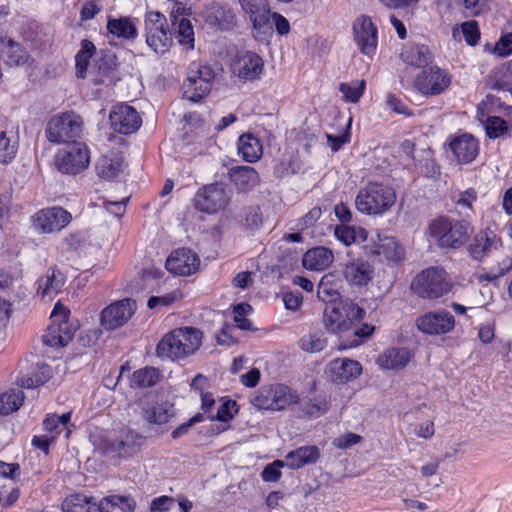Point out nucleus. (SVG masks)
I'll return each instance as SVG.
<instances>
[{
    "label": "nucleus",
    "mask_w": 512,
    "mask_h": 512,
    "mask_svg": "<svg viewBox=\"0 0 512 512\" xmlns=\"http://www.w3.org/2000/svg\"><path fill=\"white\" fill-rule=\"evenodd\" d=\"M366 312L350 299L341 300L338 304L326 305L323 312L325 328L339 336V349L357 347L371 336L375 327L369 324L357 326Z\"/></svg>",
    "instance_id": "nucleus-1"
},
{
    "label": "nucleus",
    "mask_w": 512,
    "mask_h": 512,
    "mask_svg": "<svg viewBox=\"0 0 512 512\" xmlns=\"http://www.w3.org/2000/svg\"><path fill=\"white\" fill-rule=\"evenodd\" d=\"M395 202L396 193L392 187L379 182H369L358 191L355 206L362 214L382 215Z\"/></svg>",
    "instance_id": "nucleus-2"
},
{
    "label": "nucleus",
    "mask_w": 512,
    "mask_h": 512,
    "mask_svg": "<svg viewBox=\"0 0 512 512\" xmlns=\"http://www.w3.org/2000/svg\"><path fill=\"white\" fill-rule=\"evenodd\" d=\"M428 230L429 235L436 240L440 248L451 249H458L463 246L472 233L467 221L444 216L431 221Z\"/></svg>",
    "instance_id": "nucleus-3"
},
{
    "label": "nucleus",
    "mask_w": 512,
    "mask_h": 512,
    "mask_svg": "<svg viewBox=\"0 0 512 512\" xmlns=\"http://www.w3.org/2000/svg\"><path fill=\"white\" fill-rule=\"evenodd\" d=\"M411 289L422 299L435 300L451 291L452 282L443 268L433 266L416 275L411 283Z\"/></svg>",
    "instance_id": "nucleus-4"
},
{
    "label": "nucleus",
    "mask_w": 512,
    "mask_h": 512,
    "mask_svg": "<svg viewBox=\"0 0 512 512\" xmlns=\"http://www.w3.org/2000/svg\"><path fill=\"white\" fill-rule=\"evenodd\" d=\"M186 74L182 87L183 95L192 102H199L211 91L215 72L209 64L193 61L188 66Z\"/></svg>",
    "instance_id": "nucleus-5"
},
{
    "label": "nucleus",
    "mask_w": 512,
    "mask_h": 512,
    "mask_svg": "<svg viewBox=\"0 0 512 512\" xmlns=\"http://www.w3.org/2000/svg\"><path fill=\"white\" fill-rule=\"evenodd\" d=\"M83 131V120L75 112H65L53 116L46 126L47 139L55 144L78 142Z\"/></svg>",
    "instance_id": "nucleus-6"
},
{
    "label": "nucleus",
    "mask_w": 512,
    "mask_h": 512,
    "mask_svg": "<svg viewBox=\"0 0 512 512\" xmlns=\"http://www.w3.org/2000/svg\"><path fill=\"white\" fill-rule=\"evenodd\" d=\"M136 301L124 298L105 307L100 314V324L107 331L123 327L135 314Z\"/></svg>",
    "instance_id": "nucleus-7"
},
{
    "label": "nucleus",
    "mask_w": 512,
    "mask_h": 512,
    "mask_svg": "<svg viewBox=\"0 0 512 512\" xmlns=\"http://www.w3.org/2000/svg\"><path fill=\"white\" fill-rule=\"evenodd\" d=\"M90 162L88 149L84 143L74 142L62 149L56 159L58 170L65 174L75 175L85 168Z\"/></svg>",
    "instance_id": "nucleus-8"
},
{
    "label": "nucleus",
    "mask_w": 512,
    "mask_h": 512,
    "mask_svg": "<svg viewBox=\"0 0 512 512\" xmlns=\"http://www.w3.org/2000/svg\"><path fill=\"white\" fill-rule=\"evenodd\" d=\"M295 401L296 397L290 393L287 386L274 385L262 387L252 398L251 403L258 409L278 411Z\"/></svg>",
    "instance_id": "nucleus-9"
},
{
    "label": "nucleus",
    "mask_w": 512,
    "mask_h": 512,
    "mask_svg": "<svg viewBox=\"0 0 512 512\" xmlns=\"http://www.w3.org/2000/svg\"><path fill=\"white\" fill-rule=\"evenodd\" d=\"M230 201V193L223 184L215 183L200 189L195 198V207L205 213L214 214L224 209Z\"/></svg>",
    "instance_id": "nucleus-10"
},
{
    "label": "nucleus",
    "mask_w": 512,
    "mask_h": 512,
    "mask_svg": "<svg viewBox=\"0 0 512 512\" xmlns=\"http://www.w3.org/2000/svg\"><path fill=\"white\" fill-rule=\"evenodd\" d=\"M416 327L427 335H444L455 327V318L447 310L439 309L427 312L416 319Z\"/></svg>",
    "instance_id": "nucleus-11"
},
{
    "label": "nucleus",
    "mask_w": 512,
    "mask_h": 512,
    "mask_svg": "<svg viewBox=\"0 0 512 512\" xmlns=\"http://www.w3.org/2000/svg\"><path fill=\"white\" fill-rule=\"evenodd\" d=\"M450 83V75L437 66L423 70L415 79V87L423 95H439L450 86Z\"/></svg>",
    "instance_id": "nucleus-12"
},
{
    "label": "nucleus",
    "mask_w": 512,
    "mask_h": 512,
    "mask_svg": "<svg viewBox=\"0 0 512 512\" xmlns=\"http://www.w3.org/2000/svg\"><path fill=\"white\" fill-rule=\"evenodd\" d=\"M111 128L120 134H132L141 126V118L133 107L125 104L115 106L109 115Z\"/></svg>",
    "instance_id": "nucleus-13"
},
{
    "label": "nucleus",
    "mask_w": 512,
    "mask_h": 512,
    "mask_svg": "<svg viewBox=\"0 0 512 512\" xmlns=\"http://www.w3.org/2000/svg\"><path fill=\"white\" fill-rule=\"evenodd\" d=\"M355 41L360 51L368 56L375 53L377 48V28L368 16L358 17L353 24Z\"/></svg>",
    "instance_id": "nucleus-14"
},
{
    "label": "nucleus",
    "mask_w": 512,
    "mask_h": 512,
    "mask_svg": "<svg viewBox=\"0 0 512 512\" xmlns=\"http://www.w3.org/2000/svg\"><path fill=\"white\" fill-rule=\"evenodd\" d=\"M165 265L167 270L171 273L180 276H189L199 269L200 259L192 250L179 248L171 253Z\"/></svg>",
    "instance_id": "nucleus-15"
},
{
    "label": "nucleus",
    "mask_w": 512,
    "mask_h": 512,
    "mask_svg": "<svg viewBox=\"0 0 512 512\" xmlns=\"http://www.w3.org/2000/svg\"><path fill=\"white\" fill-rule=\"evenodd\" d=\"M231 69L238 78L252 81L262 73L263 61L256 53L241 52L235 56Z\"/></svg>",
    "instance_id": "nucleus-16"
},
{
    "label": "nucleus",
    "mask_w": 512,
    "mask_h": 512,
    "mask_svg": "<svg viewBox=\"0 0 512 512\" xmlns=\"http://www.w3.org/2000/svg\"><path fill=\"white\" fill-rule=\"evenodd\" d=\"M71 214L61 207L43 209L36 214L35 225L42 232L51 233L60 231L71 221Z\"/></svg>",
    "instance_id": "nucleus-17"
},
{
    "label": "nucleus",
    "mask_w": 512,
    "mask_h": 512,
    "mask_svg": "<svg viewBox=\"0 0 512 512\" xmlns=\"http://www.w3.org/2000/svg\"><path fill=\"white\" fill-rule=\"evenodd\" d=\"M327 371L332 382L342 384L356 379L362 372V366L356 360L337 358L328 364Z\"/></svg>",
    "instance_id": "nucleus-18"
},
{
    "label": "nucleus",
    "mask_w": 512,
    "mask_h": 512,
    "mask_svg": "<svg viewBox=\"0 0 512 512\" xmlns=\"http://www.w3.org/2000/svg\"><path fill=\"white\" fill-rule=\"evenodd\" d=\"M141 415L150 424L161 425L174 416V406L168 401L148 399L142 404Z\"/></svg>",
    "instance_id": "nucleus-19"
},
{
    "label": "nucleus",
    "mask_w": 512,
    "mask_h": 512,
    "mask_svg": "<svg viewBox=\"0 0 512 512\" xmlns=\"http://www.w3.org/2000/svg\"><path fill=\"white\" fill-rule=\"evenodd\" d=\"M240 4L243 10L249 14L254 29L263 32L271 29V12L266 0H240Z\"/></svg>",
    "instance_id": "nucleus-20"
},
{
    "label": "nucleus",
    "mask_w": 512,
    "mask_h": 512,
    "mask_svg": "<svg viewBox=\"0 0 512 512\" xmlns=\"http://www.w3.org/2000/svg\"><path fill=\"white\" fill-rule=\"evenodd\" d=\"M320 458V450L315 445L301 446L290 451L284 458V464L291 470L315 464Z\"/></svg>",
    "instance_id": "nucleus-21"
},
{
    "label": "nucleus",
    "mask_w": 512,
    "mask_h": 512,
    "mask_svg": "<svg viewBox=\"0 0 512 512\" xmlns=\"http://www.w3.org/2000/svg\"><path fill=\"white\" fill-rule=\"evenodd\" d=\"M203 17L208 25L220 30L230 29L235 22L233 11L219 3L208 5L203 11Z\"/></svg>",
    "instance_id": "nucleus-22"
},
{
    "label": "nucleus",
    "mask_w": 512,
    "mask_h": 512,
    "mask_svg": "<svg viewBox=\"0 0 512 512\" xmlns=\"http://www.w3.org/2000/svg\"><path fill=\"white\" fill-rule=\"evenodd\" d=\"M373 267L366 261L353 260L343 269V276L350 285L365 286L373 278Z\"/></svg>",
    "instance_id": "nucleus-23"
},
{
    "label": "nucleus",
    "mask_w": 512,
    "mask_h": 512,
    "mask_svg": "<svg viewBox=\"0 0 512 512\" xmlns=\"http://www.w3.org/2000/svg\"><path fill=\"white\" fill-rule=\"evenodd\" d=\"M450 149L459 162L469 163L478 155L479 146L472 135L463 134L450 143Z\"/></svg>",
    "instance_id": "nucleus-24"
},
{
    "label": "nucleus",
    "mask_w": 512,
    "mask_h": 512,
    "mask_svg": "<svg viewBox=\"0 0 512 512\" xmlns=\"http://www.w3.org/2000/svg\"><path fill=\"white\" fill-rule=\"evenodd\" d=\"M29 58L26 49L18 42L8 38L0 39V59L10 67L20 66Z\"/></svg>",
    "instance_id": "nucleus-25"
},
{
    "label": "nucleus",
    "mask_w": 512,
    "mask_h": 512,
    "mask_svg": "<svg viewBox=\"0 0 512 512\" xmlns=\"http://www.w3.org/2000/svg\"><path fill=\"white\" fill-rule=\"evenodd\" d=\"M499 246V240L492 231L477 233L468 247L469 254L475 260H482Z\"/></svg>",
    "instance_id": "nucleus-26"
},
{
    "label": "nucleus",
    "mask_w": 512,
    "mask_h": 512,
    "mask_svg": "<svg viewBox=\"0 0 512 512\" xmlns=\"http://www.w3.org/2000/svg\"><path fill=\"white\" fill-rule=\"evenodd\" d=\"M401 59L410 66L424 68L432 63L433 54L427 45L412 43L404 46Z\"/></svg>",
    "instance_id": "nucleus-27"
},
{
    "label": "nucleus",
    "mask_w": 512,
    "mask_h": 512,
    "mask_svg": "<svg viewBox=\"0 0 512 512\" xmlns=\"http://www.w3.org/2000/svg\"><path fill=\"white\" fill-rule=\"evenodd\" d=\"M19 147V135L12 125L0 128V163L8 164L16 156Z\"/></svg>",
    "instance_id": "nucleus-28"
},
{
    "label": "nucleus",
    "mask_w": 512,
    "mask_h": 512,
    "mask_svg": "<svg viewBox=\"0 0 512 512\" xmlns=\"http://www.w3.org/2000/svg\"><path fill=\"white\" fill-rule=\"evenodd\" d=\"M65 279L64 274L60 270L51 268L39 279L37 293L43 299L52 300L61 291L65 284Z\"/></svg>",
    "instance_id": "nucleus-29"
},
{
    "label": "nucleus",
    "mask_w": 512,
    "mask_h": 512,
    "mask_svg": "<svg viewBox=\"0 0 512 512\" xmlns=\"http://www.w3.org/2000/svg\"><path fill=\"white\" fill-rule=\"evenodd\" d=\"M374 253L392 263H399L405 258V249L392 236L379 237L378 243L375 244Z\"/></svg>",
    "instance_id": "nucleus-30"
},
{
    "label": "nucleus",
    "mask_w": 512,
    "mask_h": 512,
    "mask_svg": "<svg viewBox=\"0 0 512 512\" xmlns=\"http://www.w3.org/2000/svg\"><path fill=\"white\" fill-rule=\"evenodd\" d=\"M334 256L330 249L318 246L308 250L302 258V264L306 269L322 271L330 266Z\"/></svg>",
    "instance_id": "nucleus-31"
},
{
    "label": "nucleus",
    "mask_w": 512,
    "mask_h": 512,
    "mask_svg": "<svg viewBox=\"0 0 512 512\" xmlns=\"http://www.w3.org/2000/svg\"><path fill=\"white\" fill-rule=\"evenodd\" d=\"M231 182L242 191L253 189L259 183L258 172L250 166H235L229 170Z\"/></svg>",
    "instance_id": "nucleus-32"
},
{
    "label": "nucleus",
    "mask_w": 512,
    "mask_h": 512,
    "mask_svg": "<svg viewBox=\"0 0 512 512\" xmlns=\"http://www.w3.org/2000/svg\"><path fill=\"white\" fill-rule=\"evenodd\" d=\"M177 332L178 330L174 329L160 340L156 349L159 357L172 360L185 357V353L182 352L181 339Z\"/></svg>",
    "instance_id": "nucleus-33"
},
{
    "label": "nucleus",
    "mask_w": 512,
    "mask_h": 512,
    "mask_svg": "<svg viewBox=\"0 0 512 512\" xmlns=\"http://www.w3.org/2000/svg\"><path fill=\"white\" fill-rule=\"evenodd\" d=\"M411 355L406 348H391L378 358V364L385 369L398 370L404 368L410 361Z\"/></svg>",
    "instance_id": "nucleus-34"
},
{
    "label": "nucleus",
    "mask_w": 512,
    "mask_h": 512,
    "mask_svg": "<svg viewBox=\"0 0 512 512\" xmlns=\"http://www.w3.org/2000/svg\"><path fill=\"white\" fill-rule=\"evenodd\" d=\"M63 512H99L98 501L84 494H72L62 503Z\"/></svg>",
    "instance_id": "nucleus-35"
},
{
    "label": "nucleus",
    "mask_w": 512,
    "mask_h": 512,
    "mask_svg": "<svg viewBox=\"0 0 512 512\" xmlns=\"http://www.w3.org/2000/svg\"><path fill=\"white\" fill-rule=\"evenodd\" d=\"M72 339V334L68 331L67 325H50L42 336V342L49 347H64Z\"/></svg>",
    "instance_id": "nucleus-36"
},
{
    "label": "nucleus",
    "mask_w": 512,
    "mask_h": 512,
    "mask_svg": "<svg viewBox=\"0 0 512 512\" xmlns=\"http://www.w3.org/2000/svg\"><path fill=\"white\" fill-rule=\"evenodd\" d=\"M238 151L247 162H255L262 155L260 140L252 134H243L238 141Z\"/></svg>",
    "instance_id": "nucleus-37"
},
{
    "label": "nucleus",
    "mask_w": 512,
    "mask_h": 512,
    "mask_svg": "<svg viewBox=\"0 0 512 512\" xmlns=\"http://www.w3.org/2000/svg\"><path fill=\"white\" fill-rule=\"evenodd\" d=\"M180 339L182 352L185 353V357L195 353L202 344V332L194 327H181L177 328Z\"/></svg>",
    "instance_id": "nucleus-38"
},
{
    "label": "nucleus",
    "mask_w": 512,
    "mask_h": 512,
    "mask_svg": "<svg viewBox=\"0 0 512 512\" xmlns=\"http://www.w3.org/2000/svg\"><path fill=\"white\" fill-rule=\"evenodd\" d=\"M99 512H133L134 502L131 498L111 495L98 502Z\"/></svg>",
    "instance_id": "nucleus-39"
},
{
    "label": "nucleus",
    "mask_w": 512,
    "mask_h": 512,
    "mask_svg": "<svg viewBox=\"0 0 512 512\" xmlns=\"http://www.w3.org/2000/svg\"><path fill=\"white\" fill-rule=\"evenodd\" d=\"M52 377L51 367L45 363L37 364L30 376H23L17 383L21 388L31 389L45 384Z\"/></svg>",
    "instance_id": "nucleus-40"
},
{
    "label": "nucleus",
    "mask_w": 512,
    "mask_h": 512,
    "mask_svg": "<svg viewBox=\"0 0 512 512\" xmlns=\"http://www.w3.org/2000/svg\"><path fill=\"white\" fill-rule=\"evenodd\" d=\"M161 374L154 367H144L133 372L130 383L133 388H149L156 385Z\"/></svg>",
    "instance_id": "nucleus-41"
},
{
    "label": "nucleus",
    "mask_w": 512,
    "mask_h": 512,
    "mask_svg": "<svg viewBox=\"0 0 512 512\" xmlns=\"http://www.w3.org/2000/svg\"><path fill=\"white\" fill-rule=\"evenodd\" d=\"M124 168L123 159L120 157L109 158L102 157L96 166L97 174L104 179L110 180L116 178Z\"/></svg>",
    "instance_id": "nucleus-42"
},
{
    "label": "nucleus",
    "mask_w": 512,
    "mask_h": 512,
    "mask_svg": "<svg viewBox=\"0 0 512 512\" xmlns=\"http://www.w3.org/2000/svg\"><path fill=\"white\" fill-rule=\"evenodd\" d=\"M327 338L322 331H311L299 340V347L308 353H317L325 349Z\"/></svg>",
    "instance_id": "nucleus-43"
},
{
    "label": "nucleus",
    "mask_w": 512,
    "mask_h": 512,
    "mask_svg": "<svg viewBox=\"0 0 512 512\" xmlns=\"http://www.w3.org/2000/svg\"><path fill=\"white\" fill-rule=\"evenodd\" d=\"M107 29L111 34L125 39H134L137 36L136 26L128 18L109 19Z\"/></svg>",
    "instance_id": "nucleus-44"
},
{
    "label": "nucleus",
    "mask_w": 512,
    "mask_h": 512,
    "mask_svg": "<svg viewBox=\"0 0 512 512\" xmlns=\"http://www.w3.org/2000/svg\"><path fill=\"white\" fill-rule=\"evenodd\" d=\"M142 437L131 430L122 432L120 439L115 444V449L122 455H132L140 447Z\"/></svg>",
    "instance_id": "nucleus-45"
},
{
    "label": "nucleus",
    "mask_w": 512,
    "mask_h": 512,
    "mask_svg": "<svg viewBox=\"0 0 512 512\" xmlns=\"http://www.w3.org/2000/svg\"><path fill=\"white\" fill-rule=\"evenodd\" d=\"M96 48L94 44L89 40H83L81 43V49L75 56L76 62V75L79 78H85L86 71L89 64V58H91Z\"/></svg>",
    "instance_id": "nucleus-46"
},
{
    "label": "nucleus",
    "mask_w": 512,
    "mask_h": 512,
    "mask_svg": "<svg viewBox=\"0 0 512 512\" xmlns=\"http://www.w3.org/2000/svg\"><path fill=\"white\" fill-rule=\"evenodd\" d=\"M24 400L21 390H10L0 394V414L8 415L20 408Z\"/></svg>",
    "instance_id": "nucleus-47"
},
{
    "label": "nucleus",
    "mask_w": 512,
    "mask_h": 512,
    "mask_svg": "<svg viewBox=\"0 0 512 512\" xmlns=\"http://www.w3.org/2000/svg\"><path fill=\"white\" fill-rule=\"evenodd\" d=\"M146 42L156 53H165L172 42L171 34L167 27L146 37Z\"/></svg>",
    "instance_id": "nucleus-48"
},
{
    "label": "nucleus",
    "mask_w": 512,
    "mask_h": 512,
    "mask_svg": "<svg viewBox=\"0 0 512 512\" xmlns=\"http://www.w3.org/2000/svg\"><path fill=\"white\" fill-rule=\"evenodd\" d=\"M366 89L365 80L354 81L351 83H340L339 91L343 94L347 102L357 103Z\"/></svg>",
    "instance_id": "nucleus-49"
},
{
    "label": "nucleus",
    "mask_w": 512,
    "mask_h": 512,
    "mask_svg": "<svg viewBox=\"0 0 512 512\" xmlns=\"http://www.w3.org/2000/svg\"><path fill=\"white\" fill-rule=\"evenodd\" d=\"M176 38L180 44L187 45L189 49L194 48V30L191 21L187 18H181L176 23Z\"/></svg>",
    "instance_id": "nucleus-50"
},
{
    "label": "nucleus",
    "mask_w": 512,
    "mask_h": 512,
    "mask_svg": "<svg viewBox=\"0 0 512 512\" xmlns=\"http://www.w3.org/2000/svg\"><path fill=\"white\" fill-rule=\"evenodd\" d=\"M317 297L327 305L338 304L337 300L340 294L334 285L326 277H323L317 287Z\"/></svg>",
    "instance_id": "nucleus-51"
},
{
    "label": "nucleus",
    "mask_w": 512,
    "mask_h": 512,
    "mask_svg": "<svg viewBox=\"0 0 512 512\" xmlns=\"http://www.w3.org/2000/svg\"><path fill=\"white\" fill-rule=\"evenodd\" d=\"M486 134L490 138L505 137L509 133V127L500 117H488L485 125Z\"/></svg>",
    "instance_id": "nucleus-52"
},
{
    "label": "nucleus",
    "mask_w": 512,
    "mask_h": 512,
    "mask_svg": "<svg viewBox=\"0 0 512 512\" xmlns=\"http://www.w3.org/2000/svg\"><path fill=\"white\" fill-rule=\"evenodd\" d=\"M167 27L166 17L160 12H149L145 18L146 37Z\"/></svg>",
    "instance_id": "nucleus-53"
},
{
    "label": "nucleus",
    "mask_w": 512,
    "mask_h": 512,
    "mask_svg": "<svg viewBox=\"0 0 512 512\" xmlns=\"http://www.w3.org/2000/svg\"><path fill=\"white\" fill-rule=\"evenodd\" d=\"M252 311L251 305L247 303H239L234 306V321L236 326L241 330H252V323L246 316Z\"/></svg>",
    "instance_id": "nucleus-54"
},
{
    "label": "nucleus",
    "mask_w": 512,
    "mask_h": 512,
    "mask_svg": "<svg viewBox=\"0 0 512 512\" xmlns=\"http://www.w3.org/2000/svg\"><path fill=\"white\" fill-rule=\"evenodd\" d=\"M490 84L494 90L509 91L512 94V81L510 80L508 70L504 72L499 70L491 76Z\"/></svg>",
    "instance_id": "nucleus-55"
},
{
    "label": "nucleus",
    "mask_w": 512,
    "mask_h": 512,
    "mask_svg": "<svg viewBox=\"0 0 512 512\" xmlns=\"http://www.w3.org/2000/svg\"><path fill=\"white\" fill-rule=\"evenodd\" d=\"M286 467L284 460H275L273 463L268 464L262 471V479L266 482H276L281 477L280 469Z\"/></svg>",
    "instance_id": "nucleus-56"
},
{
    "label": "nucleus",
    "mask_w": 512,
    "mask_h": 512,
    "mask_svg": "<svg viewBox=\"0 0 512 512\" xmlns=\"http://www.w3.org/2000/svg\"><path fill=\"white\" fill-rule=\"evenodd\" d=\"M465 41L469 45H476L480 39V31L476 21L471 20L462 24Z\"/></svg>",
    "instance_id": "nucleus-57"
},
{
    "label": "nucleus",
    "mask_w": 512,
    "mask_h": 512,
    "mask_svg": "<svg viewBox=\"0 0 512 512\" xmlns=\"http://www.w3.org/2000/svg\"><path fill=\"white\" fill-rule=\"evenodd\" d=\"M237 412L238 408L236 401L228 400L218 407L216 419L221 422H228Z\"/></svg>",
    "instance_id": "nucleus-58"
},
{
    "label": "nucleus",
    "mask_w": 512,
    "mask_h": 512,
    "mask_svg": "<svg viewBox=\"0 0 512 512\" xmlns=\"http://www.w3.org/2000/svg\"><path fill=\"white\" fill-rule=\"evenodd\" d=\"M102 4L100 0H86L81 9V20L88 21L93 19L98 13L102 11Z\"/></svg>",
    "instance_id": "nucleus-59"
},
{
    "label": "nucleus",
    "mask_w": 512,
    "mask_h": 512,
    "mask_svg": "<svg viewBox=\"0 0 512 512\" xmlns=\"http://www.w3.org/2000/svg\"><path fill=\"white\" fill-rule=\"evenodd\" d=\"M244 218H245V226L250 229L254 230L259 227V225L262 223V217L260 208L257 206H251L244 210Z\"/></svg>",
    "instance_id": "nucleus-60"
},
{
    "label": "nucleus",
    "mask_w": 512,
    "mask_h": 512,
    "mask_svg": "<svg viewBox=\"0 0 512 512\" xmlns=\"http://www.w3.org/2000/svg\"><path fill=\"white\" fill-rule=\"evenodd\" d=\"M175 505V499L166 495L154 498L150 503V512H167Z\"/></svg>",
    "instance_id": "nucleus-61"
},
{
    "label": "nucleus",
    "mask_w": 512,
    "mask_h": 512,
    "mask_svg": "<svg viewBox=\"0 0 512 512\" xmlns=\"http://www.w3.org/2000/svg\"><path fill=\"white\" fill-rule=\"evenodd\" d=\"M335 237L345 245H350L356 239L355 229L347 225H338L334 230Z\"/></svg>",
    "instance_id": "nucleus-62"
},
{
    "label": "nucleus",
    "mask_w": 512,
    "mask_h": 512,
    "mask_svg": "<svg viewBox=\"0 0 512 512\" xmlns=\"http://www.w3.org/2000/svg\"><path fill=\"white\" fill-rule=\"evenodd\" d=\"M469 16H478L488 5L489 0H460Z\"/></svg>",
    "instance_id": "nucleus-63"
},
{
    "label": "nucleus",
    "mask_w": 512,
    "mask_h": 512,
    "mask_svg": "<svg viewBox=\"0 0 512 512\" xmlns=\"http://www.w3.org/2000/svg\"><path fill=\"white\" fill-rule=\"evenodd\" d=\"M494 53L501 57L512 54V33L503 35L495 45Z\"/></svg>",
    "instance_id": "nucleus-64"
}]
</instances>
